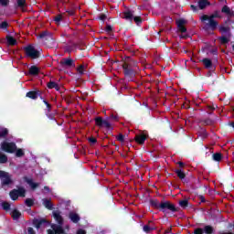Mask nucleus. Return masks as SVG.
I'll return each mask as SVG.
<instances>
[{
    "label": "nucleus",
    "instance_id": "f257e3e1",
    "mask_svg": "<svg viewBox=\"0 0 234 234\" xmlns=\"http://www.w3.org/2000/svg\"><path fill=\"white\" fill-rule=\"evenodd\" d=\"M53 218L56 220L57 224H51V229H48V234H67L69 229V226H65L63 229V217H61V212L58 210L53 211Z\"/></svg>",
    "mask_w": 234,
    "mask_h": 234
},
{
    "label": "nucleus",
    "instance_id": "f03ea898",
    "mask_svg": "<svg viewBox=\"0 0 234 234\" xmlns=\"http://www.w3.org/2000/svg\"><path fill=\"white\" fill-rule=\"evenodd\" d=\"M215 17H218V13H216L212 16L205 15L201 16V21L205 25L206 28H211L215 30L217 28V21H215Z\"/></svg>",
    "mask_w": 234,
    "mask_h": 234
},
{
    "label": "nucleus",
    "instance_id": "7ed1b4c3",
    "mask_svg": "<svg viewBox=\"0 0 234 234\" xmlns=\"http://www.w3.org/2000/svg\"><path fill=\"white\" fill-rule=\"evenodd\" d=\"M152 206H154V207H157V209H161L162 211H176V207H175V205L171 204V202L169 201H165V202H162L159 203L158 201H153L152 202Z\"/></svg>",
    "mask_w": 234,
    "mask_h": 234
},
{
    "label": "nucleus",
    "instance_id": "20e7f679",
    "mask_svg": "<svg viewBox=\"0 0 234 234\" xmlns=\"http://www.w3.org/2000/svg\"><path fill=\"white\" fill-rule=\"evenodd\" d=\"M33 224L35 228L39 231H43L46 228H48V226H50V222H48L45 218L35 219Z\"/></svg>",
    "mask_w": 234,
    "mask_h": 234
},
{
    "label": "nucleus",
    "instance_id": "39448f33",
    "mask_svg": "<svg viewBox=\"0 0 234 234\" xmlns=\"http://www.w3.org/2000/svg\"><path fill=\"white\" fill-rule=\"evenodd\" d=\"M25 52L27 58H31L32 59H36L39 58V50L36 49L34 46H27L25 48Z\"/></svg>",
    "mask_w": 234,
    "mask_h": 234
},
{
    "label": "nucleus",
    "instance_id": "423d86ee",
    "mask_svg": "<svg viewBox=\"0 0 234 234\" xmlns=\"http://www.w3.org/2000/svg\"><path fill=\"white\" fill-rule=\"evenodd\" d=\"M16 149H17V146L14 143L5 141L1 144V150L5 151V153H15Z\"/></svg>",
    "mask_w": 234,
    "mask_h": 234
},
{
    "label": "nucleus",
    "instance_id": "0eeeda50",
    "mask_svg": "<svg viewBox=\"0 0 234 234\" xmlns=\"http://www.w3.org/2000/svg\"><path fill=\"white\" fill-rule=\"evenodd\" d=\"M123 19H127L128 21H135L136 25H140L142 23V18L140 16H133V11L127 10L124 11L122 14Z\"/></svg>",
    "mask_w": 234,
    "mask_h": 234
},
{
    "label": "nucleus",
    "instance_id": "6e6552de",
    "mask_svg": "<svg viewBox=\"0 0 234 234\" xmlns=\"http://www.w3.org/2000/svg\"><path fill=\"white\" fill-rule=\"evenodd\" d=\"M25 193H27L25 188L20 187L18 189L12 190L9 195L12 200H17L19 197H25Z\"/></svg>",
    "mask_w": 234,
    "mask_h": 234
},
{
    "label": "nucleus",
    "instance_id": "1a4fd4ad",
    "mask_svg": "<svg viewBox=\"0 0 234 234\" xmlns=\"http://www.w3.org/2000/svg\"><path fill=\"white\" fill-rule=\"evenodd\" d=\"M219 30L223 34V37H220L221 43H228L229 41V27L222 26Z\"/></svg>",
    "mask_w": 234,
    "mask_h": 234
},
{
    "label": "nucleus",
    "instance_id": "9d476101",
    "mask_svg": "<svg viewBox=\"0 0 234 234\" xmlns=\"http://www.w3.org/2000/svg\"><path fill=\"white\" fill-rule=\"evenodd\" d=\"M0 178L2 180V184L8 186V184H12V176L10 174L5 172V171H0Z\"/></svg>",
    "mask_w": 234,
    "mask_h": 234
},
{
    "label": "nucleus",
    "instance_id": "9b49d317",
    "mask_svg": "<svg viewBox=\"0 0 234 234\" xmlns=\"http://www.w3.org/2000/svg\"><path fill=\"white\" fill-rule=\"evenodd\" d=\"M187 21L184 18H180L176 20V25L179 32H182V34L186 33L187 29L186 28V24Z\"/></svg>",
    "mask_w": 234,
    "mask_h": 234
},
{
    "label": "nucleus",
    "instance_id": "f8f14e48",
    "mask_svg": "<svg viewBox=\"0 0 234 234\" xmlns=\"http://www.w3.org/2000/svg\"><path fill=\"white\" fill-rule=\"evenodd\" d=\"M95 123L99 127H105L106 129H110L111 128V123L109 122V121L103 120V119H101V117L96 118L95 119Z\"/></svg>",
    "mask_w": 234,
    "mask_h": 234
},
{
    "label": "nucleus",
    "instance_id": "ddd939ff",
    "mask_svg": "<svg viewBox=\"0 0 234 234\" xmlns=\"http://www.w3.org/2000/svg\"><path fill=\"white\" fill-rule=\"evenodd\" d=\"M39 37L42 39V41H48L47 44L54 43L52 36L48 35L47 32L40 34Z\"/></svg>",
    "mask_w": 234,
    "mask_h": 234
},
{
    "label": "nucleus",
    "instance_id": "4468645a",
    "mask_svg": "<svg viewBox=\"0 0 234 234\" xmlns=\"http://www.w3.org/2000/svg\"><path fill=\"white\" fill-rule=\"evenodd\" d=\"M11 217L13 220H19V218H21V212H19L17 209H13L11 211Z\"/></svg>",
    "mask_w": 234,
    "mask_h": 234
},
{
    "label": "nucleus",
    "instance_id": "2eb2a0df",
    "mask_svg": "<svg viewBox=\"0 0 234 234\" xmlns=\"http://www.w3.org/2000/svg\"><path fill=\"white\" fill-rule=\"evenodd\" d=\"M145 140H147V135H145L144 133L135 136V141L137 142V144H144V142H145Z\"/></svg>",
    "mask_w": 234,
    "mask_h": 234
},
{
    "label": "nucleus",
    "instance_id": "dca6fc26",
    "mask_svg": "<svg viewBox=\"0 0 234 234\" xmlns=\"http://www.w3.org/2000/svg\"><path fill=\"white\" fill-rule=\"evenodd\" d=\"M29 74H31V76H37V74H39V68L37 66H31L29 68Z\"/></svg>",
    "mask_w": 234,
    "mask_h": 234
},
{
    "label": "nucleus",
    "instance_id": "f3484780",
    "mask_svg": "<svg viewBox=\"0 0 234 234\" xmlns=\"http://www.w3.org/2000/svg\"><path fill=\"white\" fill-rule=\"evenodd\" d=\"M69 218L71 222H79L80 221V216L74 212L69 213Z\"/></svg>",
    "mask_w": 234,
    "mask_h": 234
},
{
    "label": "nucleus",
    "instance_id": "a211bd4d",
    "mask_svg": "<svg viewBox=\"0 0 234 234\" xmlns=\"http://www.w3.org/2000/svg\"><path fill=\"white\" fill-rule=\"evenodd\" d=\"M37 96H39V92L37 91H29L27 93V97L31 98V100H37Z\"/></svg>",
    "mask_w": 234,
    "mask_h": 234
},
{
    "label": "nucleus",
    "instance_id": "6ab92c4d",
    "mask_svg": "<svg viewBox=\"0 0 234 234\" xmlns=\"http://www.w3.org/2000/svg\"><path fill=\"white\" fill-rule=\"evenodd\" d=\"M222 12L224 14H228L229 17L234 16V13L231 11V9H229V7H228L226 5L222 8Z\"/></svg>",
    "mask_w": 234,
    "mask_h": 234
},
{
    "label": "nucleus",
    "instance_id": "aec40b11",
    "mask_svg": "<svg viewBox=\"0 0 234 234\" xmlns=\"http://www.w3.org/2000/svg\"><path fill=\"white\" fill-rule=\"evenodd\" d=\"M62 63L66 65V67H74V60L71 58H64Z\"/></svg>",
    "mask_w": 234,
    "mask_h": 234
},
{
    "label": "nucleus",
    "instance_id": "412c9836",
    "mask_svg": "<svg viewBox=\"0 0 234 234\" xmlns=\"http://www.w3.org/2000/svg\"><path fill=\"white\" fill-rule=\"evenodd\" d=\"M6 41L8 43V45H17V40H16V38H14V37H12V36H7Z\"/></svg>",
    "mask_w": 234,
    "mask_h": 234
},
{
    "label": "nucleus",
    "instance_id": "4be33fe9",
    "mask_svg": "<svg viewBox=\"0 0 234 234\" xmlns=\"http://www.w3.org/2000/svg\"><path fill=\"white\" fill-rule=\"evenodd\" d=\"M25 180H26L27 184H28V186H30V187L32 189H36V187H37V184L33 183L32 179L25 177Z\"/></svg>",
    "mask_w": 234,
    "mask_h": 234
},
{
    "label": "nucleus",
    "instance_id": "5701e85b",
    "mask_svg": "<svg viewBox=\"0 0 234 234\" xmlns=\"http://www.w3.org/2000/svg\"><path fill=\"white\" fill-rule=\"evenodd\" d=\"M48 89H56V90H59V85H58V83L53 82V81L48 83Z\"/></svg>",
    "mask_w": 234,
    "mask_h": 234
},
{
    "label": "nucleus",
    "instance_id": "b1692460",
    "mask_svg": "<svg viewBox=\"0 0 234 234\" xmlns=\"http://www.w3.org/2000/svg\"><path fill=\"white\" fill-rule=\"evenodd\" d=\"M213 160H215V162H220V160H222V154L217 153L214 154L212 155Z\"/></svg>",
    "mask_w": 234,
    "mask_h": 234
},
{
    "label": "nucleus",
    "instance_id": "393cba45",
    "mask_svg": "<svg viewBox=\"0 0 234 234\" xmlns=\"http://www.w3.org/2000/svg\"><path fill=\"white\" fill-rule=\"evenodd\" d=\"M43 206H45L47 209H52V203H50V200L43 199Z\"/></svg>",
    "mask_w": 234,
    "mask_h": 234
},
{
    "label": "nucleus",
    "instance_id": "a878e982",
    "mask_svg": "<svg viewBox=\"0 0 234 234\" xmlns=\"http://www.w3.org/2000/svg\"><path fill=\"white\" fill-rule=\"evenodd\" d=\"M207 5H209V2H207V0H200L199 1V8H201V10L206 8V6H207Z\"/></svg>",
    "mask_w": 234,
    "mask_h": 234
},
{
    "label": "nucleus",
    "instance_id": "bb28decb",
    "mask_svg": "<svg viewBox=\"0 0 234 234\" xmlns=\"http://www.w3.org/2000/svg\"><path fill=\"white\" fill-rule=\"evenodd\" d=\"M6 162H8V157L0 153V164H6Z\"/></svg>",
    "mask_w": 234,
    "mask_h": 234
},
{
    "label": "nucleus",
    "instance_id": "cd10ccee",
    "mask_svg": "<svg viewBox=\"0 0 234 234\" xmlns=\"http://www.w3.org/2000/svg\"><path fill=\"white\" fill-rule=\"evenodd\" d=\"M8 134V130L6 128H0V137L6 136Z\"/></svg>",
    "mask_w": 234,
    "mask_h": 234
},
{
    "label": "nucleus",
    "instance_id": "c85d7f7f",
    "mask_svg": "<svg viewBox=\"0 0 234 234\" xmlns=\"http://www.w3.org/2000/svg\"><path fill=\"white\" fill-rule=\"evenodd\" d=\"M25 155V151H23V149H17L16 152V156H17L18 158H21V156Z\"/></svg>",
    "mask_w": 234,
    "mask_h": 234
},
{
    "label": "nucleus",
    "instance_id": "c756f323",
    "mask_svg": "<svg viewBox=\"0 0 234 234\" xmlns=\"http://www.w3.org/2000/svg\"><path fill=\"white\" fill-rule=\"evenodd\" d=\"M204 231H205V233H207V234L213 233V227H211V226H206V227L204 228Z\"/></svg>",
    "mask_w": 234,
    "mask_h": 234
},
{
    "label": "nucleus",
    "instance_id": "7c9ffc66",
    "mask_svg": "<svg viewBox=\"0 0 234 234\" xmlns=\"http://www.w3.org/2000/svg\"><path fill=\"white\" fill-rule=\"evenodd\" d=\"M17 5L21 10L25 11V0H17Z\"/></svg>",
    "mask_w": 234,
    "mask_h": 234
},
{
    "label": "nucleus",
    "instance_id": "2f4dec72",
    "mask_svg": "<svg viewBox=\"0 0 234 234\" xmlns=\"http://www.w3.org/2000/svg\"><path fill=\"white\" fill-rule=\"evenodd\" d=\"M203 63L205 67H207V69H209V67H211V60H209L208 58H204Z\"/></svg>",
    "mask_w": 234,
    "mask_h": 234
},
{
    "label": "nucleus",
    "instance_id": "473e14b6",
    "mask_svg": "<svg viewBox=\"0 0 234 234\" xmlns=\"http://www.w3.org/2000/svg\"><path fill=\"white\" fill-rule=\"evenodd\" d=\"M176 175H177V176H179V178H181V180H183V178H186V174H184V172H182V170H177Z\"/></svg>",
    "mask_w": 234,
    "mask_h": 234
},
{
    "label": "nucleus",
    "instance_id": "72a5a7b5",
    "mask_svg": "<svg viewBox=\"0 0 234 234\" xmlns=\"http://www.w3.org/2000/svg\"><path fill=\"white\" fill-rule=\"evenodd\" d=\"M2 207L3 209H5V211H8V209H10V205L8 202H4L2 203Z\"/></svg>",
    "mask_w": 234,
    "mask_h": 234
},
{
    "label": "nucleus",
    "instance_id": "f704fd0d",
    "mask_svg": "<svg viewBox=\"0 0 234 234\" xmlns=\"http://www.w3.org/2000/svg\"><path fill=\"white\" fill-rule=\"evenodd\" d=\"M33 205H34V200H32L31 198L26 199V206H28V207H31V206Z\"/></svg>",
    "mask_w": 234,
    "mask_h": 234
},
{
    "label": "nucleus",
    "instance_id": "c9c22d12",
    "mask_svg": "<svg viewBox=\"0 0 234 234\" xmlns=\"http://www.w3.org/2000/svg\"><path fill=\"white\" fill-rule=\"evenodd\" d=\"M179 205L181 206V207H187V200L184 199L179 201Z\"/></svg>",
    "mask_w": 234,
    "mask_h": 234
},
{
    "label": "nucleus",
    "instance_id": "e433bc0d",
    "mask_svg": "<svg viewBox=\"0 0 234 234\" xmlns=\"http://www.w3.org/2000/svg\"><path fill=\"white\" fill-rule=\"evenodd\" d=\"M79 74H83V72L85 71V67L83 65L80 66L78 69H77Z\"/></svg>",
    "mask_w": 234,
    "mask_h": 234
},
{
    "label": "nucleus",
    "instance_id": "4c0bfd02",
    "mask_svg": "<svg viewBox=\"0 0 234 234\" xmlns=\"http://www.w3.org/2000/svg\"><path fill=\"white\" fill-rule=\"evenodd\" d=\"M61 19H62L61 15L57 16L55 17V23H56L57 25H59V22L61 21Z\"/></svg>",
    "mask_w": 234,
    "mask_h": 234
},
{
    "label": "nucleus",
    "instance_id": "58836bf2",
    "mask_svg": "<svg viewBox=\"0 0 234 234\" xmlns=\"http://www.w3.org/2000/svg\"><path fill=\"white\" fill-rule=\"evenodd\" d=\"M7 27H8V23H6V22H2L0 24V28H2L3 30H5V28H7Z\"/></svg>",
    "mask_w": 234,
    "mask_h": 234
},
{
    "label": "nucleus",
    "instance_id": "ea45409f",
    "mask_svg": "<svg viewBox=\"0 0 234 234\" xmlns=\"http://www.w3.org/2000/svg\"><path fill=\"white\" fill-rule=\"evenodd\" d=\"M117 140L119 142H121L122 144H123V142L125 141V137L123 135L120 134L117 136Z\"/></svg>",
    "mask_w": 234,
    "mask_h": 234
},
{
    "label": "nucleus",
    "instance_id": "a19ab883",
    "mask_svg": "<svg viewBox=\"0 0 234 234\" xmlns=\"http://www.w3.org/2000/svg\"><path fill=\"white\" fill-rule=\"evenodd\" d=\"M194 233L195 234H204V229H196Z\"/></svg>",
    "mask_w": 234,
    "mask_h": 234
},
{
    "label": "nucleus",
    "instance_id": "79ce46f5",
    "mask_svg": "<svg viewBox=\"0 0 234 234\" xmlns=\"http://www.w3.org/2000/svg\"><path fill=\"white\" fill-rule=\"evenodd\" d=\"M144 231H145V233H149V231H151V228H149V226H144Z\"/></svg>",
    "mask_w": 234,
    "mask_h": 234
},
{
    "label": "nucleus",
    "instance_id": "37998d69",
    "mask_svg": "<svg viewBox=\"0 0 234 234\" xmlns=\"http://www.w3.org/2000/svg\"><path fill=\"white\" fill-rule=\"evenodd\" d=\"M1 5H3L4 6H6V5H8V0H0Z\"/></svg>",
    "mask_w": 234,
    "mask_h": 234
},
{
    "label": "nucleus",
    "instance_id": "c03bdc74",
    "mask_svg": "<svg viewBox=\"0 0 234 234\" xmlns=\"http://www.w3.org/2000/svg\"><path fill=\"white\" fill-rule=\"evenodd\" d=\"M27 233L28 234H36V232L34 231V229H32V228L27 229Z\"/></svg>",
    "mask_w": 234,
    "mask_h": 234
},
{
    "label": "nucleus",
    "instance_id": "a18cd8bd",
    "mask_svg": "<svg viewBox=\"0 0 234 234\" xmlns=\"http://www.w3.org/2000/svg\"><path fill=\"white\" fill-rule=\"evenodd\" d=\"M87 232H85V230H83V229H79L78 231H77V234H86Z\"/></svg>",
    "mask_w": 234,
    "mask_h": 234
},
{
    "label": "nucleus",
    "instance_id": "49530a36",
    "mask_svg": "<svg viewBox=\"0 0 234 234\" xmlns=\"http://www.w3.org/2000/svg\"><path fill=\"white\" fill-rule=\"evenodd\" d=\"M90 144H96V138H93V137L90 138Z\"/></svg>",
    "mask_w": 234,
    "mask_h": 234
},
{
    "label": "nucleus",
    "instance_id": "de8ad7c7",
    "mask_svg": "<svg viewBox=\"0 0 234 234\" xmlns=\"http://www.w3.org/2000/svg\"><path fill=\"white\" fill-rule=\"evenodd\" d=\"M105 15H101V16H100V20L101 21H105Z\"/></svg>",
    "mask_w": 234,
    "mask_h": 234
},
{
    "label": "nucleus",
    "instance_id": "09e8293b",
    "mask_svg": "<svg viewBox=\"0 0 234 234\" xmlns=\"http://www.w3.org/2000/svg\"><path fill=\"white\" fill-rule=\"evenodd\" d=\"M106 30L107 32H111V30H112V27L111 26H107Z\"/></svg>",
    "mask_w": 234,
    "mask_h": 234
},
{
    "label": "nucleus",
    "instance_id": "8fccbe9b",
    "mask_svg": "<svg viewBox=\"0 0 234 234\" xmlns=\"http://www.w3.org/2000/svg\"><path fill=\"white\" fill-rule=\"evenodd\" d=\"M44 103L47 105V107H50V104H48V102H47L46 101H44Z\"/></svg>",
    "mask_w": 234,
    "mask_h": 234
},
{
    "label": "nucleus",
    "instance_id": "3c124183",
    "mask_svg": "<svg viewBox=\"0 0 234 234\" xmlns=\"http://www.w3.org/2000/svg\"><path fill=\"white\" fill-rule=\"evenodd\" d=\"M191 8H192V10H197V7H195V5H191Z\"/></svg>",
    "mask_w": 234,
    "mask_h": 234
},
{
    "label": "nucleus",
    "instance_id": "603ef678",
    "mask_svg": "<svg viewBox=\"0 0 234 234\" xmlns=\"http://www.w3.org/2000/svg\"><path fill=\"white\" fill-rule=\"evenodd\" d=\"M44 189H45V191H48V186H45Z\"/></svg>",
    "mask_w": 234,
    "mask_h": 234
},
{
    "label": "nucleus",
    "instance_id": "864d4df0",
    "mask_svg": "<svg viewBox=\"0 0 234 234\" xmlns=\"http://www.w3.org/2000/svg\"><path fill=\"white\" fill-rule=\"evenodd\" d=\"M232 48H233V50H234V45L232 46Z\"/></svg>",
    "mask_w": 234,
    "mask_h": 234
},
{
    "label": "nucleus",
    "instance_id": "5fc2aeb1",
    "mask_svg": "<svg viewBox=\"0 0 234 234\" xmlns=\"http://www.w3.org/2000/svg\"><path fill=\"white\" fill-rule=\"evenodd\" d=\"M179 165H182V163H179Z\"/></svg>",
    "mask_w": 234,
    "mask_h": 234
}]
</instances>
